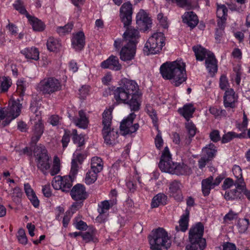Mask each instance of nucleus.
Here are the masks:
<instances>
[{
  "label": "nucleus",
  "instance_id": "39",
  "mask_svg": "<svg viewBox=\"0 0 250 250\" xmlns=\"http://www.w3.org/2000/svg\"><path fill=\"white\" fill-rule=\"evenodd\" d=\"M245 135L244 133L237 134L233 131L228 132L224 134L221 139V143L226 144L230 142L232 139L235 138H244Z\"/></svg>",
  "mask_w": 250,
  "mask_h": 250
},
{
  "label": "nucleus",
  "instance_id": "49",
  "mask_svg": "<svg viewBox=\"0 0 250 250\" xmlns=\"http://www.w3.org/2000/svg\"><path fill=\"white\" fill-rule=\"evenodd\" d=\"M72 137V130L69 129L64 130V134L62 137L61 142L63 148H66L70 140V137Z\"/></svg>",
  "mask_w": 250,
  "mask_h": 250
},
{
  "label": "nucleus",
  "instance_id": "24",
  "mask_svg": "<svg viewBox=\"0 0 250 250\" xmlns=\"http://www.w3.org/2000/svg\"><path fill=\"white\" fill-rule=\"evenodd\" d=\"M183 21L186 23L191 29L194 28L198 23V18L192 11L185 13L183 16Z\"/></svg>",
  "mask_w": 250,
  "mask_h": 250
},
{
  "label": "nucleus",
  "instance_id": "29",
  "mask_svg": "<svg viewBox=\"0 0 250 250\" xmlns=\"http://www.w3.org/2000/svg\"><path fill=\"white\" fill-rule=\"evenodd\" d=\"M20 52L28 60L37 61L39 59L40 52L38 49L35 47L24 48Z\"/></svg>",
  "mask_w": 250,
  "mask_h": 250
},
{
  "label": "nucleus",
  "instance_id": "41",
  "mask_svg": "<svg viewBox=\"0 0 250 250\" xmlns=\"http://www.w3.org/2000/svg\"><path fill=\"white\" fill-rule=\"evenodd\" d=\"M21 189L18 187H16L13 189V192L11 193V198L14 202L16 204L21 203L22 196Z\"/></svg>",
  "mask_w": 250,
  "mask_h": 250
},
{
  "label": "nucleus",
  "instance_id": "56",
  "mask_svg": "<svg viewBox=\"0 0 250 250\" xmlns=\"http://www.w3.org/2000/svg\"><path fill=\"white\" fill-rule=\"evenodd\" d=\"M209 138L214 143H217L219 141H221L222 138L220 135V132L219 130L214 129L210 132L209 133Z\"/></svg>",
  "mask_w": 250,
  "mask_h": 250
},
{
  "label": "nucleus",
  "instance_id": "43",
  "mask_svg": "<svg viewBox=\"0 0 250 250\" xmlns=\"http://www.w3.org/2000/svg\"><path fill=\"white\" fill-rule=\"evenodd\" d=\"M13 6L20 14L25 15L26 18L28 17V15H30L26 10L24 3L21 0H16Z\"/></svg>",
  "mask_w": 250,
  "mask_h": 250
},
{
  "label": "nucleus",
  "instance_id": "28",
  "mask_svg": "<svg viewBox=\"0 0 250 250\" xmlns=\"http://www.w3.org/2000/svg\"><path fill=\"white\" fill-rule=\"evenodd\" d=\"M72 122L80 128H86L88 124V119L86 117L85 113L82 110L79 111V117H74Z\"/></svg>",
  "mask_w": 250,
  "mask_h": 250
},
{
  "label": "nucleus",
  "instance_id": "60",
  "mask_svg": "<svg viewBox=\"0 0 250 250\" xmlns=\"http://www.w3.org/2000/svg\"><path fill=\"white\" fill-rule=\"evenodd\" d=\"M81 236L83 239L86 242H89L93 239L94 233L93 231L82 232Z\"/></svg>",
  "mask_w": 250,
  "mask_h": 250
},
{
  "label": "nucleus",
  "instance_id": "36",
  "mask_svg": "<svg viewBox=\"0 0 250 250\" xmlns=\"http://www.w3.org/2000/svg\"><path fill=\"white\" fill-rule=\"evenodd\" d=\"M115 204H116V202L114 201V199L109 201L104 200L101 202L100 204L98 205V211L100 215L105 213Z\"/></svg>",
  "mask_w": 250,
  "mask_h": 250
},
{
  "label": "nucleus",
  "instance_id": "26",
  "mask_svg": "<svg viewBox=\"0 0 250 250\" xmlns=\"http://www.w3.org/2000/svg\"><path fill=\"white\" fill-rule=\"evenodd\" d=\"M195 111V108L191 104H186L182 108H180L178 110V113L183 116L187 122H188L190 119L193 117V114Z\"/></svg>",
  "mask_w": 250,
  "mask_h": 250
},
{
  "label": "nucleus",
  "instance_id": "30",
  "mask_svg": "<svg viewBox=\"0 0 250 250\" xmlns=\"http://www.w3.org/2000/svg\"><path fill=\"white\" fill-rule=\"evenodd\" d=\"M167 197L163 193H159L154 196L152 199L151 206L152 208H157L160 206L167 204Z\"/></svg>",
  "mask_w": 250,
  "mask_h": 250
},
{
  "label": "nucleus",
  "instance_id": "5",
  "mask_svg": "<svg viewBox=\"0 0 250 250\" xmlns=\"http://www.w3.org/2000/svg\"><path fill=\"white\" fill-rule=\"evenodd\" d=\"M148 239L151 250H167L171 246L170 238L162 228L152 230Z\"/></svg>",
  "mask_w": 250,
  "mask_h": 250
},
{
  "label": "nucleus",
  "instance_id": "47",
  "mask_svg": "<svg viewBox=\"0 0 250 250\" xmlns=\"http://www.w3.org/2000/svg\"><path fill=\"white\" fill-rule=\"evenodd\" d=\"M60 160L59 158L56 156L54 157L53 164L52 168L50 171L52 176H54L59 173L60 171Z\"/></svg>",
  "mask_w": 250,
  "mask_h": 250
},
{
  "label": "nucleus",
  "instance_id": "7",
  "mask_svg": "<svg viewBox=\"0 0 250 250\" xmlns=\"http://www.w3.org/2000/svg\"><path fill=\"white\" fill-rule=\"evenodd\" d=\"M21 104L19 100L11 101L6 107L0 109V126L5 127L21 114Z\"/></svg>",
  "mask_w": 250,
  "mask_h": 250
},
{
  "label": "nucleus",
  "instance_id": "27",
  "mask_svg": "<svg viewBox=\"0 0 250 250\" xmlns=\"http://www.w3.org/2000/svg\"><path fill=\"white\" fill-rule=\"evenodd\" d=\"M192 49L194 53L196 60L199 61H203L207 57H208L209 53H212L200 44L193 46Z\"/></svg>",
  "mask_w": 250,
  "mask_h": 250
},
{
  "label": "nucleus",
  "instance_id": "58",
  "mask_svg": "<svg viewBox=\"0 0 250 250\" xmlns=\"http://www.w3.org/2000/svg\"><path fill=\"white\" fill-rule=\"evenodd\" d=\"M25 91L24 83L23 81H18L16 92L20 96H23Z\"/></svg>",
  "mask_w": 250,
  "mask_h": 250
},
{
  "label": "nucleus",
  "instance_id": "25",
  "mask_svg": "<svg viewBox=\"0 0 250 250\" xmlns=\"http://www.w3.org/2000/svg\"><path fill=\"white\" fill-rule=\"evenodd\" d=\"M232 172L236 178L234 185L236 186V188L239 189H244L245 187V183L243 178L241 167L237 165L234 166L232 168Z\"/></svg>",
  "mask_w": 250,
  "mask_h": 250
},
{
  "label": "nucleus",
  "instance_id": "40",
  "mask_svg": "<svg viewBox=\"0 0 250 250\" xmlns=\"http://www.w3.org/2000/svg\"><path fill=\"white\" fill-rule=\"evenodd\" d=\"M46 45L50 51H57L61 47V43L53 37H49L47 41Z\"/></svg>",
  "mask_w": 250,
  "mask_h": 250
},
{
  "label": "nucleus",
  "instance_id": "23",
  "mask_svg": "<svg viewBox=\"0 0 250 250\" xmlns=\"http://www.w3.org/2000/svg\"><path fill=\"white\" fill-rule=\"evenodd\" d=\"M189 212L190 208H187L185 210V213L181 216L179 221V226L175 227V229L177 232L179 231L185 232L188 229L189 220Z\"/></svg>",
  "mask_w": 250,
  "mask_h": 250
},
{
  "label": "nucleus",
  "instance_id": "34",
  "mask_svg": "<svg viewBox=\"0 0 250 250\" xmlns=\"http://www.w3.org/2000/svg\"><path fill=\"white\" fill-rule=\"evenodd\" d=\"M112 109L111 108L106 109L104 111L102 116V125L103 127L102 129L111 128V125L112 124Z\"/></svg>",
  "mask_w": 250,
  "mask_h": 250
},
{
  "label": "nucleus",
  "instance_id": "20",
  "mask_svg": "<svg viewBox=\"0 0 250 250\" xmlns=\"http://www.w3.org/2000/svg\"><path fill=\"white\" fill-rule=\"evenodd\" d=\"M102 133L105 143L111 146L116 144V140L119 137L117 131L111 128L104 129L102 130Z\"/></svg>",
  "mask_w": 250,
  "mask_h": 250
},
{
  "label": "nucleus",
  "instance_id": "53",
  "mask_svg": "<svg viewBox=\"0 0 250 250\" xmlns=\"http://www.w3.org/2000/svg\"><path fill=\"white\" fill-rule=\"evenodd\" d=\"M17 238L20 243L24 245L27 243L28 240L24 229H19Z\"/></svg>",
  "mask_w": 250,
  "mask_h": 250
},
{
  "label": "nucleus",
  "instance_id": "18",
  "mask_svg": "<svg viewBox=\"0 0 250 250\" xmlns=\"http://www.w3.org/2000/svg\"><path fill=\"white\" fill-rule=\"evenodd\" d=\"M85 37L83 31L73 34L71 39L72 46L76 51H81L85 45Z\"/></svg>",
  "mask_w": 250,
  "mask_h": 250
},
{
  "label": "nucleus",
  "instance_id": "33",
  "mask_svg": "<svg viewBox=\"0 0 250 250\" xmlns=\"http://www.w3.org/2000/svg\"><path fill=\"white\" fill-rule=\"evenodd\" d=\"M236 188L226 191L224 194V198L227 201L237 200L240 199L243 197L241 189Z\"/></svg>",
  "mask_w": 250,
  "mask_h": 250
},
{
  "label": "nucleus",
  "instance_id": "54",
  "mask_svg": "<svg viewBox=\"0 0 250 250\" xmlns=\"http://www.w3.org/2000/svg\"><path fill=\"white\" fill-rule=\"evenodd\" d=\"M237 213H235L232 210L226 214L223 218V223L224 224H228L229 221L233 220L237 218Z\"/></svg>",
  "mask_w": 250,
  "mask_h": 250
},
{
  "label": "nucleus",
  "instance_id": "21",
  "mask_svg": "<svg viewBox=\"0 0 250 250\" xmlns=\"http://www.w3.org/2000/svg\"><path fill=\"white\" fill-rule=\"evenodd\" d=\"M44 125L41 119H39L32 128L31 143L36 145L40 139L44 131Z\"/></svg>",
  "mask_w": 250,
  "mask_h": 250
},
{
  "label": "nucleus",
  "instance_id": "51",
  "mask_svg": "<svg viewBox=\"0 0 250 250\" xmlns=\"http://www.w3.org/2000/svg\"><path fill=\"white\" fill-rule=\"evenodd\" d=\"M73 24L71 22L68 23L63 26H59L57 28V32L60 35H64L68 33L72 30Z\"/></svg>",
  "mask_w": 250,
  "mask_h": 250
},
{
  "label": "nucleus",
  "instance_id": "8",
  "mask_svg": "<svg viewBox=\"0 0 250 250\" xmlns=\"http://www.w3.org/2000/svg\"><path fill=\"white\" fill-rule=\"evenodd\" d=\"M33 153L38 168L46 174L51 166V157L47 150L43 145L39 144L34 147Z\"/></svg>",
  "mask_w": 250,
  "mask_h": 250
},
{
  "label": "nucleus",
  "instance_id": "61",
  "mask_svg": "<svg viewBox=\"0 0 250 250\" xmlns=\"http://www.w3.org/2000/svg\"><path fill=\"white\" fill-rule=\"evenodd\" d=\"M229 85L227 78L225 75H222L220 78L219 86L221 89L225 90Z\"/></svg>",
  "mask_w": 250,
  "mask_h": 250
},
{
  "label": "nucleus",
  "instance_id": "4",
  "mask_svg": "<svg viewBox=\"0 0 250 250\" xmlns=\"http://www.w3.org/2000/svg\"><path fill=\"white\" fill-rule=\"evenodd\" d=\"M160 169L164 172L175 174L177 175H188L190 173V168L183 163H173L167 146L165 147L159 164Z\"/></svg>",
  "mask_w": 250,
  "mask_h": 250
},
{
  "label": "nucleus",
  "instance_id": "57",
  "mask_svg": "<svg viewBox=\"0 0 250 250\" xmlns=\"http://www.w3.org/2000/svg\"><path fill=\"white\" fill-rule=\"evenodd\" d=\"M78 171V165L77 161L75 159H73L71 162V168L69 174L73 177L76 178V176Z\"/></svg>",
  "mask_w": 250,
  "mask_h": 250
},
{
  "label": "nucleus",
  "instance_id": "22",
  "mask_svg": "<svg viewBox=\"0 0 250 250\" xmlns=\"http://www.w3.org/2000/svg\"><path fill=\"white\" fill-rule=\"evenodd\" d=\"M205 65L208 73L213 77L218 70L217 60L213 53H209L205 60Z\"/></svg>",
  "mask_w": 250,
  "mask_h": 250
},
{
  "label": "nucleus",
  "instance_id": "59",
  "mask_svg": "<svg viewBox=\"0 0 250 250\" xmlns=\"http://www.w3.org/2000/svg\"><path fill=\"white\" fill-rule=\"evenodd\" d=\"M62 119L57 115H53L49 118V123L53 126H57L60 124Z\"/></svg>",
  "mask_w": 250,
  "mask_h": 250
},
{
  "label": "nucleus",
  "instance_id": "17",
  "mask_svg": "<svg viewBox=\"0 0 250 250\" xmlns=\"http://www.w3.org/2000/svg\"><path fill=\"white\" fill-rule=\"evenodd\" d=\"M238 102V96L232 88H227L223 96L224 106L227 108H235Z\"/></svg>",
  "mask_w": 250,
  "mask_h": 250
},
{
  "label": "nucleus",
  "instance_id": "50",
  "mask_svg": "<svg viewBox=\"0 0 250 250\" xmlns=\"http://www.w3.org/2000/svg\"><path fill=\"white\" fill-rule=\"evenodd\" d=\"M228 8L224 4L217 5L216 15L218 18H227L228 16Z\"/></svg>",
  "mask_w": 250,
  "mask_h": 250
},
{
  "label": "nucleus",
  "instance_id": "3",
  "mask_svg": "<svg viewBox=\"0 0 250 250\" xmlns=\"http://www.w3.org/2000/svg\"><path fill=\"white\" fill-rule=\"evenodd\" d=\"M160 72L164 79L171 80V83L175 86H179L187 79L186 64L181 61L167 62L163 63L160 66Z\"/></svg>",
  "mask_w": 250,
  "mask_h": 250
},
{
  "label": "nucleus",
  "instance_id": "19",
  "mask_svg": "<svg viewBox=\"0 0 250 250\" xmlns=\"http://www.w3.org/2000/svg\"><path fill=\"white\" fill-rule=\"evenodd\" d=\"M101 66L104 69L108 68L115 71H119L122 67L118 57L113 55L110 56L107 60L102 62Z\"/></svg>",
  "mask_w": 250,
  "mask_h": 250
},
{
  "label": "nucleus",
  "instance_id": "11",
  "mask_svg": "<svg viewBox=\"0 0 250 250\" xmlns=\"http://www.w3.org/2000/svg\"><path fill=\"white\" fill-rule=\"evenodd\" d=\"M75 179V177L70 174L63 176H56L52 181V186L55 189H61L62 192H69L71 189Z\"/></svg>",
  "mask_w": 250,
  "mask_h": 250
},
{
  "label": "nucleus",
  "instance_id": "1",
  "mask_svg": "<svg viewBox=\"0 0 250 250\" xmlns=\"http://www.w3.org/2000/svg\"><path fill=\"white\" fill-rule=\"evenodd\" d=\"M113 94L118 104H128L131 111L140 110L142 94L139 91V86L134 81L122 79L120 86L113 90Z\"/></svg>",
  "mask_w": 250,
  "mask_h": 250
},
{
  "label": "nucleus",
  "instance_id": "15",
  "mask_svg": "<svg viewBox=\"0 0 250 250\" xmlns=\"http://www.w3.org/2000/svg\"><path fill=\"white\" fill-rule=\"evenodd\" d=\"M182 184L180 181L174 180L168 184V194L173 197L176 201L180 202L183 199L181 190Z\"/></svg>",
  "mask_w": 250,
  "mask_h": 250
},
{
  "label": "nucleus",
  "instance_id": "46",
  "mask_svg": "<svg viewBox=\"0 0 250 250\" xmlns=\"http://www.w3.org/2000/svg\"><path fill=\"white\" fill-rule=\"evenodd\" d=\"M146 112L152 119L154 126H155L157 129H158L157 124L158 119L157 116L156 111L151 106H146Z\"/></svg>",
  "mask_w": 250,
  "mask_h": 250
},
{
  "label": "nucleus",
  "instance_id": "55",
  "mask_svg": "<svg viewBox=\"0 0 250 250\" xmlns=\"http://www.w3.org/2000/svg\"><path fill=\"white\" fill-rule=\"evenodd\" d=\"M158 130V133L155 138V145L156 147L160 149L163 145L164 141L162 137L161 132L159 129H157Z\"/></svg>",
  "mask_w": 250,
  "mask_h": 250
},
{
  "label": "nucleus",
  "instance_id": "37",
  "mask_svg": "<svg viewBox=\"0 0 250 250\" xmlns=\"http://www.w3.org/2000/svg\"><path fill=\"white\" fill-rule=\"evenodd\" d=\"M103 166L104 162L101 158L93 157L91 159L90 169L98 173L103 170Z\"/></svg>",
  "mask_w": 250,
  "mask_h": 250
},
{
  "label": "nucleus",
  "instance_id": "42",
  "mask_svg": "<svg viewBox=\"0 0 250 250\" xmlns=\"http://www.w3.org/2000/svg\"><path fill=\"white\" fill-rule=\"evenodd\" d=\"M12 85V81L10 78L7 77H3L2 80H0V93L7 92Z\"/></svg>",
  "mask_w": 250,
  "mask_h": 250
},
{
  "label": "nucleus",
  "instance_id": "48",
  "mask_svg": "<svg viewBox=\"0 0 250 250\" xmlns=\"http://www.w3.org/2000/svg\"><path fill=\"white\" fill-rule=\"evenodd\" d=\"M209 111L215 118L218 117H226L227 115V112L225 109H222L216 106L210 107L209 109Z\"/></svg>",
  "mask_w": 250,
  "mask_h": 250
},
{
  "label": "nucleus",
  "instance_id": "10",
  "mask_svg": "<svg viewBox=\"0 0 250 250\" xmlns=\"http://www.w3.org/2000/svg\"><path fill=\"white\" fill-rule=\"evenodd\" d=\"M39 89L44 95H51L61 91L62 84L54 77H48L42 80L39 83Z\"/></svg>",
  "mask_w": 250,
  "mask_h": 250
},
{
  "label": "nucleus",
  "instance_id": "12",
  "mask_svg": "<svg viewBox=\"0 0 250 250\" xmlns=\"http://www.w3.org/2000/svg\"><path fill=\"white\" fill-rule=\"evenodd\" d=\"M136 117V115L134 112H132L121 122L120 128L123 135L131 134L135 132L138 129L139 127V124H133V121Z\"/></svg>",
  "mask_w": 250,
  "mask_h": 250
},
{
  "label": "nucleus",
  "instance_id": "6",
  "mask_svg": "<svg viewBox=\"0 0 250 250\" xmlns=\"http://www.w3.org/2000/svg\"><path fill=\"white\" fill-rule=\"evenodd\" d=\"M204 227L201 222L196 223L189 229L188 238L190 245L186 246L187 250H203L206 247V239L203 238Z\"/></svg>",
  "mask_w": 250,
  "mask_h": 250
},
{
  "label": "nucleus",
  "instance_id": "9",
  "mask_svg": "<svg viewBox=\"0 0 250 250\" xmlns=\"http://www.w3.org/2000/svg\"><path fill=\"white\" fill-rule=\"evenodd\" d=\"M164 34L162 32H156L150 37L144 47V52L146 55L156 54L159 53L165 45Z\"/></svg>",
  "mask_w": 250,
  "mask_h": 250
},
{
  "label": "nucleus",
  "instance_id": "62",
  "mask_svg": "<svg viewBox=\"0 0 250 250\" xmlns=\"http://www.w3.org/2000/svg\"><path fill=\"white\" fill-rule=\"evenodd\" d=\"M79 91L80 98L84 99L88 95V87L86 85L83 86L80 88Z\"/></svg>",
  "mask_w": 250,
  "mask_h": 250
},
{
  "label": "nucleus",
  "instance_id": "35",
  "mask_svg": "<svg viewBox=\"0 0 250 250\" xmlns=\"http://www.w3.org/2000/svg\"><path fill=\"white\" fill-rule=\"evenodd\" d=\"M72 141L79 147L77 151L81 150V147L85 144L84 136L82 134H78L76 129H72Z\"/></svg>",
  "mask_w": 250,
  "mask_h": 250
},
{
  "label": "nucleus",
  "instance_id": "14",
  "mask_svg": "<svg viewBox=\"0 0 250 250\" xmlns=\"http://www.w3.org/2000/svg\"><path fill=\"white\" fill-rule=\"evenodd\" d=\"M69 192L72 199L77 202H83L88 196L85 186L81 184L75 185Z\"/></svg>",
  "mask_w": 250,
  "mask_h": 250
},
{
  "label": "nucleus",
  "instance_id": "16",
  "mask_svg": "<svg viewBox=\"0 0 250 250\" xmlns=\"http://www.w3.org/2000/svg\"><path fill=\"white\" fill-rule=\"evenodd\" d=\"M137 27L140 31H146L151 25L152 21L146 13L141 10L136 16Z\"/></svg>",
  "mask_w": 250,
  "mask_h": 250
},
{
  "label": "nucleus",
  "instance_id": "63",
  "mask_svg": "<svg viewBox=\"0 0 250 250\" xmlns=\"http://www.w3.org/2000/svg\"><path fill=\"white\" fill-rule=\"evenodd\" d=\"M42 192L45 197L49 198L52 196V191L49 184L42 187Z\"/></svg>",
  "mask_w": 250,
  "mask_h": 250
},
{
  "label": "nucleus",
  "instance_id": "64",
  "mask_svg": "<svg viewBox=\"0 0 250 250\" xmlns=\"http://www.w3.org/2000/svg\"><path fill=\"white\" fill-rule=\"evenodd\" d=\"M210 160L208 158H207L206 156H202L201 158L198 161V166L200 169H202L205 167L207 164L208 163Z\"/></svg>",
  "mask_w": 250,
  "mask_h": 250
},
{
  "label": "nucleus",
  "instance_id": "2",
  "mask_svg": "<svg viewBox=\"0 0 250 250\" xmlns=\"http://www.w3.org/2000/svg\"><path fill=\"white\" fill-rule=\"evenodd\" d=\"M139 37L138 30L130 27H128L124 33L123 39H118L114 41V45L116 49H119L122 47L120 52L122 61L128 62L134 59Z\"/></svg>",
  "mask_w": 250,
  "mask_h": 250
},
{
  "label": "nucleus",
  "instance_id": "31",
  "mask_svg": "<svg viewBox=\"0 0 250 250\" xmlns=\"http://www.w3.org/2000/svg\"><path fill=\"white\" fill-rule=\"evenodd\" d=\"M27 18L34 31L42 32L44 30L45 25L41 20L31 15H28Z\"/></svg>",
  "mask_w": 250,
  "mask_h": 250
},
{
  "label": "nucleus",
  "instance_id": "44",
  "mask_svg": "<svg viewBox=\"0 0 250 250\" xmlns=\"http://www.w3.org/2000/svg\"><path fill=\"white\" fill-rule=\"evenodd\" d=\"M97 177L98 173L90 169L86 174L84 178L85 183L89 185L93 184L97 180Z\"/></svg>",
  "mask_w": 250,
  "mask_h": 250
},
{
  "label": "nucleus",
  "instance_id": "13",
  "mask_svg": "<svg viewBox=\"0 0 250 250\" xmlns=\"http://www.w3.org/2000/svg\"><path fill=\"white\" fill-rule=\"evenodd\" d=\"M133 14V7L132 4L127 1L124 3L120 9V17L122 22L124 23V27H128L132 21Z\"/></svg>",
  "mask_w": 250,
  "mask_h": 250
},
{
  "label": "nucleus",
  "instance_id": "52",
  "mask_svg": "<svg viewBox=\"0 0 250 250\" xmlns=\"http://www.w3.org/2000/svg\"><path fill=\"white\" fill-rule=\"evenodd\" d=\"M186 127L188 131L189 138L193 137L196 133L197 128L191 121H188L186 124Z\"/></svg>",
  "mask_w": 250,
  "mask_h": 250
},
{
  "label": "nucleus",
  "instance_id": "38",
  "mask_svg": "<svg viewBox=\"0 0 250 250\" xmlns=\"http://www.w3.org/2000/svg\"><path fill=\"white\" fill-rule=\"evenodd\" d=\"M216 146L212 143L209 144L202 149L203 156L207 157L211 161L215 156Z\"/></svg>",
  "mask_w": 250,
  "mask_h": 250
},
{
  "label": "nucleus",
  "instance_id": "32",
  "mask_svg": "<svg viewBox=\"0 0 250 250\" xmlns=\"http://www.w3.org/2000/svg\"><path fill=\"white\" fill-rule=\"evenodd\" d=\"M213 180V176H210L202 181V191L204 196H208L210 192V190L214 188L212 185Z\"/></svg>",
  "mask_w": 250,
  "mask_h": 250
},
{
  "label": "nucleus",
  "instance_id": "45",
  "mask_svg": "<svg viewBox=\"0 0 250 250\" xmlns=\"http://www.w3.org/2000/svg\"><path fill=\"white\" fill-rule=\"evenodd\" d=\"M249 220L246 218L239 219L237 222V228L240 233H245L249 225Z\"/></svg>",
  "mask_w": 250,
  "mask_h": 250
}]
</instances>
